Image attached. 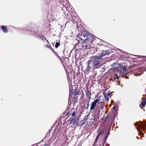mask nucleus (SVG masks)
<instances>
[{
	"label": "nucleus",
	"instance_id": "obj_1",
	"mask_svg": "<svg viewBox=\"0 0 146 146\" xmlns=\"http://www.w3.org/2000/svg\"><path fill=\"white\" fill-rule=\"evenodd\" d=\"M77 38L84 41L92 42L94 37L93 35L88 31L84 30L81 34L79 33L77 35Z\"/></svg>",
	"mask_w": 146,
	"mask_h": 146
},
{
	"label": "nucleus",
	"instance_id": "obj_2",
	"mask_svg": "<svg viewBox=\"0 0 146 146\" xmlns=\"http://www.w3.org/2000/svg\"><path fill=\"white\" fill-rule=\"evenodd\" d=\"M101 56H95L92 57V61H94V69L100 68L102 65V62L101 61H100L102 59Z\"/></svg>",
	"mask_w": 146,
	"mask_h": 146
},
{
	"label": "nucleus",
	"instance_id": "obj_3",
	"mask_svg": "<svg viewBox=\"0 0 146 146\" xmlns=\"http://www.w3.org/2000/svg\"><path fill=\"white\" fill-rule=\"evenodd\" d=\"M89 43L90 42H86L83 41L82 42L79 43V46L80 49H82L83 50H85L86 49H89L91 48Z\"/></svg>",
	"mask_w": 146,
	"mask_h": 146
},
{
	"label": "nucleus",
	"instance_id": "obj_4",
	"mask_svg": "<svg viewBox=\"0 0 146 146\" xmlns=\"http://www.w3.org/2000/svg\"><path fill=\"white\" fill-rule=\"evenodd\" d=\"M104 102H98V104L95 108V110L98 112V113L99 115L100 110L104 108Z\"/></svg>",
	"mask_w": 146,
	"mask_h": 146
},
{
	"label": "nucleus",
	"instance_id": "obj_5",
	"mask_svg": "<svg viewBox=\"0 0 146 146\" xmlns=\"http://www.w3.org/2000/svg\"><path fill=\"white\" fill-rule=\"evenodd\" d=\"M100 47L101 48L103 49H102L103 52L101 54L100 56H101V57L102 58V59L103 56H105L106 55H108L109 54L110 52L108 50L104 51V48L108 47V46H105L104 45L102 44L100 46Z\"/></svg>",
	"mask_w": 146,
	"mask_h": 146
},
{
	"label": "nucleus",
	"instance_id": "obj_6",
	"mask_svg": "<svg viewBox=\"0 0 146 146\" xmlns=\"http://www.w3.org/2000/svg\"><path fill=\"white\" fill-rule=\"evenodd\" d=\"M69 99L71 100L72 98V102L74 104L76 103L78 100V96L76 94H74L73 92H70L69 93Z\"/></svg>",
	"mask_w": 146,
	"mask_h": 146
},
{
	"label": "nucleus",
	"instance_id": "obj_7",
	"mask_svg": "<svg viewBox=\"0 0 146 146\" xmlns=\"http://www.w3.org/2000/svg\"><path fill=\"white\" fill-rule=\"evenodd\" d=\"M73 93L76 94V95L78 96H80V99H82L84 98V94L83 91H80L79 90L77 91V90H74Z\"/></svg>",
	"mask_w": 146,
	"mask_h": 146
},
{
	"label": "nucleus",
	"instance_id": "obj_8",
	"mask_svg": "<svg viewBox=\"0 0 146 146\" xmlns=\"http://www.w3.org/2000/svg\"><path fill=\"white\" fill-rule=\"evenodd\" d=\"M99 100L98 99H96L94 101L91 103V107L90 108V110H95V108H96L97 106V103L99 102Z\"/></svg>",
	"mask_w": 146,
	"mask_h": 146
},
{
	"label": "nucleus",
	"instance_id": "obj_9",
	"mask_svg": "<svg viewBox=\"0 0 146 146\" xmlns=\"http://www.w3.org/2000/svg\"><path fill=\"white\" fill-rule=\"evenodd\" d=\"M135 125L136 128H137L136 126H137V128H143V129H146V125L144 123H143L141 122H140V124H139L137 122H136L135 123Z\"/></svg>",
	"mask_w": 146,
	"mask_h": 146
},
{
	"label": "nucleus",
	"instance_id": "obj_10",
	"mask_svg": "<svg viewBox=\"0 0 146 146\" xmlns=\"http://www.w3.org/2000/svg\"><path fill=\"white\" fill-rule=\"evenodd\" d=\"M69 113L71 114L72 117H75L76 115L77 111L74 109H72L70 111Z\"/></svg>",
	"mask_w": 146,
	"mask_h": 146
},
{
	"label": "nucleus",
	"instance_id": "obj_11",
	"mask_svg": "<svg viewBox=\"0 0 146 146\" xmlns=\"http://www.w3.org/2000/svg\"><path fill=\"white\" fill-rule=\"evenodd\" d=\"M92 57L90 59V60H88L87 62V64L89 66H91L92 67H94V61H92Z\"/></svg>",
	"mask_w": 146,
	"mask_h": 146
},
{
	"label": "nucleus",
	"instance_id": "obj_12",
	"mask_svg": "<svg viewBox=\"0 0 146 146\" xmlns=\"http://www.w3.org/2000/svg\"><path fill=\"white\" fill-rule=\"evenodd\" d=\"M110 133L109 131H108L107 133V134L105 135L103 139L102 140V142L103 143V145H104V144L106 143L107 139L108 137V136L109 135Z\"/></svg>",
	"mask_w": 146,
	"mask_h": 146
},
{
	"label": "nucleus",
	"instance_id": "obj_13",
	"mask_svg": "<svg viewBox=\"0 0 146 146\" xmlns=\"http://www.w3.org/2000/svg\"><path fill=\"white\" fill-rule=\"evenodd\" d=\"M77 120V118L74 117L72 118L70 120V124H72L73 125H74L76 122V121Z\"/></svg>",
	"mask_w": 146,
	"mask_h": 146
},
{
	"label": "nucleus",
	"instance_id": "obj_14",
	"mask_svg": "<svg viewBox=\"0 0 146 146\" xmlns=\"http://www.w3.org/2000/svg\"><path fill=\"white\" fill-rule=\"evenodd\" d=\"M119 68L121 71H122L123 72H126L127 71L126 68L123 66V65H120Z\"/></svg>",
	"mask_w": 146,
	"mask_h": 146
},
{
	"label": "nucleus",
	"instance_id": "obj_15",
	"mask_svg": "<svg viewBox=\"0 0 146 146\" xmlns=\"http://www.w3.org/2000/svg\"><path fill=\"white\" fill-rule=\"evenodd\" d=\"M1 27L4 33H7L8 32V30L6 26H1Z\"/></svg>",
	"mask_w": 146,
	"mask_h": 146
},
{
	"label": "nucleus",
	"instance_id": "obj_16",
	"mask_svg": "<svg viewBox=\"0 0 146 146\" xmlns=\"http://www.w3.org/2000/svg\"><path fill=\"white\" fill-rule=\"evenodd\" d=\"M86 97H89V99L91 98V94L90 92L88 91L86 92Z\"/></svg>",
	"mask_w": 146,
	"mask_h": 146
},
{
	"label": "nucleus",
	"instance_id": "obj_17",
	"mask_svg": "<svg viewBox=\"0 0 146 146\" xmlns=\"http://www.w3.org/2000/svg\"><path fill=\"white\" fill-rule=\"evenodd\" d=\"M114 72L116 75L117 76V73L119 72V74L121 72V71L119 68H116L115 69H114Z\"/></svg>",
	"mask_w": 146,
	"mask_h": 146
},
{
	"label": "nucleus",
	"instance_id": "obj_18",
	"mask_svg": "<svg viewBox=\"0 0 146 146\" xmlns=\"http://www.w3.org/2000/svg\"><path fill=\"white\" fill-rule=\"evenodd\" d=\"M90 114H88L87 115H86L83 120V121L85 122L88 119V116L90 115Z\"/></svg>",
	"mask_w": 146,
	"mask_h": 146
},
{
	"label": "nucleus",
	"instance_id": "obj_19",
	"mask_svg": "<svg viewBox=\"0 0 146 146\" xmlns=\"http://www.w3.org/2000/svg\"><path fill=\"white\" fill-rule=\"evenodd\" d=\"M54 53L57 56L58 58H59L60 59V60L62 61V58H60V57L58 56V54L56 52H55V51H54ZM62 62V65H63V66H64V64H63V63Z\"/></svg>",
	"mask_w": 146,
	"mask_h": 146
},
{
	"label": "nucleus",
	"instance_id": "obj_20",
	"mask_svg": "<svg viewBox=\"0 0 146 146\" xmlns=\"http://www.w3.org/2000/svg\"><path fill=\"white\" fill-rule=\"evenodd\" d=\"M92 68V67L91 66L88 65V66L86 67V71H87V72H89L90 70Z\"/></svg>",
	"mask_w": 146,
	"mask_h": 146
},
{
	"label": "nucleus",
	"instance_id": "obj_21",
	"mask_svg": "<svg viewBox=\"0 0 146 146\" xmlns=\"http://www.w3.org/2000/svg\"><path fill=\"white\" fill-rule=\"evenodd\" d=\"M92 68V67L91 66L88 65V66L86 67V71H87V72H89L90 70Z\"/></svg>",
	"mask_w": 146,
	"mask_h": 146
},
{
	"label": "nucleus",
	"instance_id": "obj_22",
	"mask_svg": "<svg viewBox=\"0 0 146 146\" xmlns=\"http://www.w3.org/2000/svg\"><path fill=\"white\" fill-rule=\"evenodd\" d=\"M100 137V136L99 135H97L96 137L94 143L93 145H96V143L97 142V141H98V140L99 139V138Z\"/></svg>",
	"mask_w": 146,
	"mask_h": 146
},
{
	"label": "nucleus",
	"instance_id": "obj_23",
	"mask_svg": "<svg viewBox=\"0 0 146 146\" xmlns=\"http://www.w3.org/2000/svg\"><path fill=\"white\" fill-rule=\"evenodd\" d=\"M60 45V43L56 42L55 45V47L56 48H57Z\"/></svg>",
	"mask_w": 146,
	"mask_h": 146
},
{
	"label": "nucleus",
	"instance_id": "obj_24",
	"mask_svg": "<svg viewBox=\"0 0 146 146\" xmlns=\"http://www.w3.org/2000/svg\"><path fill=\"white\" fill-rule=\"evenodd\" d=\"M141 103L143 104H144L145 106L146 104V99H145L143 100L141 102Z\"/></svg>",
	"mask_w": 146,
	"mask_h": 146
},
{
	"label": "nucleus",
	"instance_id": "obj_25",
	"mask_svg": "<svg viewBox=\"0 0 146 146\" xmlns=\"http://www.w3.org/2000/svg\"><path fill=\"white\" fill-rule=\"evenodd\" d=\"M144 104H143L141 103L139 104V106L141 108V109H142L143 108L142 107H144L145 106H144Z\"/></svg>",
	"mask_w": 146,
	"mask_h": 146
},
{
	"label": "nucleus",
	"instance_id": "obj_26",
	"mask_svg": "<svg viewBox=\"0 0 146 146\" xmlns=\"http://www.w3.org/2000/svg\"><path fill=\"white\" fill-rule=\"evenodd\" d=\"M104 133L103 131H100L99 133L97 135H99V136L100 137V136L102 134Z\"/></svg>",
	"mask_w": 146,
	"mask_h": 146
},
{
	"label": "nucleus",
	"instance_id": "obj_27",
	"mask_svg": "<svg viewBox=\"0 0 146 146\" xmlns=\"http://www.w3.org/2000/svg\"><path fill=\"white\" fill-rule=\"evenodd\" d=\"M112 93L110 92H108L107 93V95L108 96H111Z\"/></svg>",
	"mask_w": 146,
	"mask_h": 146
},
{
	"label": "nucleus",
	"instance_id": "obj_28",
	"mask_svg": "<svg viewBox=\"0 0 146 146\" xmlns=\"http://www.w3.org/2000/svg\"><path fill=\"white\" fill-rule=\"evenodd\" d=\"M66 72L67 75V76L68 78V77L70 78L69 76V72H68V71L66 70Z\"/></svg>",
	"mask_w": 146,
	"mask_h": 146
},
{
	"label": "nucleus",
	"instance_id": "obj_29",
	"mask_svg": "<svg viewBox=\"0 0 146 146\" xmlns=\"http://www.w3.org/2000/svg\"><path fill=\"white\" fill-rule=\"evenodd\" d=\"M104 96V97L106 99L107 101H108L109 99V98L108 97V96H106V95H105Z\"/></svg>",
	"mask_w": 146,
	"mask_h": 146
},
{
	"label": "nucleus",
	"instance_id": "obj_30",
	"mask_svg": "<svg viewBox=\"0 0 146 146\" xmlns=\"http://www.w3.org/2000/svg\"><path fill=\"white\" fill-rule=\"evenodd\" d=\"M46 47H48V48H51V46L49 45V44H47L46 46Z\"/></svg>",
	"mask_w": 146,
	"mask_h": 146
},
{
	"label": "nucleus",
	"instance_id": "obj_31",
	"mask_svg": "<svg viewBox=\"0 0 146 146\" xmlns=\"http://www.w3.org/2000/svg\"><path fill=\"white\" fill-rule=\"evenodd\" d=\"M89 106V103L88 102V104H87V107L86 108V109H88Z\"/></svg>",
	"mask_w": 146,
	"mask_h": 146
},
{
	"label": "nucleus",
	"instance_id": "obj_32",
	"mask_svg": "<svg viewBox=\"0 0 146 146\" xmlns=\"http://www.w3.org/2000/svg\"><path fill=\"white\" fill-rule=\"evenodd\" d=\"M50 49L52 50V51L53 52H54V49L52 47H51V48H50Z\"/></svg>",
	"mask_w": 146,
	"mask_h": 146
},
{
	"label": "nucleus",
	"instance_id": "obj_33",
	"mask_svg": "<svg viewBox=\"0 0 146 146\" xmlns=\"http://www.w3.org/2000/svg\"><path fill=\"white\" fill-rule=\"evenodd\" d=\"M44 37V38L46 40V41L47 42H49L48 41L47 39H46V38Z\"/></svg>",
	"mask_w": 146,
	"mask_h": 146
},
{
	"label": "nucleus",
	"instance_id": "obj_34",
	"mask_svg": "<svg viewBox=\"0 0 146 146\" xmlns=\"http://www.w3.org/2000/svg\"><path fill=\"white\" fill-rule=\"evenodd\" d=\"M84 123H82V124H81V126H82V125H83L84 124Z\"/></svg>",
	"mask_w": 146,
	"mask_h": 146
},
{
	"label": "nucleus",
	"instance_id": "obj_35",
	"mask_svg": "<svg viewBox=\"0 0 146 146\" xmlns=\"http://www.w3.org/2000/svg\"><path fill=\"white\" fill-rule=\"evenodd\" d=\"M38 36H39L40 37H41V36H40V35H38Z\"/></svg>",
	"mask_w": 146,
	"mask_h": 146
},
{
	"label": "nucleus",
	"instance_id": "obj_36",
	"mask_svg": "<svg viewBox=\"0 0 146 146\" xmlns=\"http://www.w3.org/2000/svg\"><path fill=\"white\" fill-rule=\"evenodd\" d=\"M92 146H96V145H93Z\"/></svg>",
	"mask_w": 146,
	"mask_h": 146
},
{
	"label": "nucleus",
	"instance_id": "obj_37",
	"mask_svg": "<svg viewBox=\"0 0 146 146\" xmlns=\"http://www.w3.org/2000/svg\"><path fill=\"white\" fill-rule=\"evenodd\" d=\"M69 113H67V114H68Z\"/></svg>",
	"mask_w": 146,
	"mask_h": 146
},
{
	"label": "nucleus",
	"instance_id": "obj_38",
	"mask_svg": "<svg viewBox=\"0 0 146 146\" xmlns=\"http://www.w3.org/2000/svg\"><path fill=\"white\" fill-rule=\"evenodd\" d=\"M77 28H78V27H77Z\"/></svg>",
	"mask_w": 146,
	"mask_h": 146
}]
</instances>
